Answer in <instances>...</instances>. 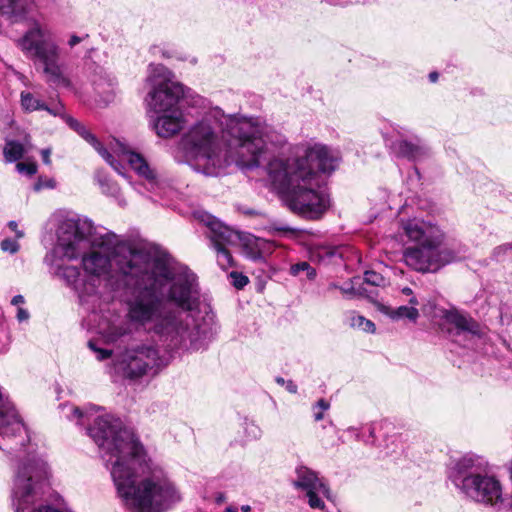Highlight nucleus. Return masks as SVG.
I'll return each instance as SVG.
<instances>
[{"mask_svg":"<svg viewBox=\"0 0 512 512\" xmlns=\"http://www.w3.org/2000/svg\"><path fill=\"white\" fill-rule=\"evenodd\" d=\"M24 302H25V299L22 295H16L11 300V304L14 306H18L20 304H23Z\"/></svg>","mask_w":512,"mask_h":512,"instance_id":"obj_39","label":"nucleus"},{"mask_svg":"<svg viewBox=\"0 0 512 512\" xmlns=\"http://www.w3.org/2000/svg\"><path fill=\"white\" fill-rule=\"evenodd\" d=\"M285 387L288 392L292 394L297 393V385L292 380L286 381Z\"/></svg>","mask_w":512,"mask_h":512,"instance_id":"obj_38","label":"nucleus"},{"mask_svg":"<svg viewBox=\"0 0 512 512\" xmlns=\"http://www.w3.org/2000/svg\"><path fill=\"white\" fill-rule=\"evenodd\" d=\"M100 408H71L79 425L98 445L123 505L131 512H167L182 500L175 483L161 467L146 459L134 433L110 414L96 415Z\"/></svg>","mask_w":512,"mask_h":512,"instance_id":"obj_3","label":"nucleus"},{"mask_svg":"<svg viewBox=\"0 0 512 512\" xmlns=\"http://www.w3.org/2000/svg\"><path fill=\"white\" fill-rule=\"evenodd\" d=\"M33 0H0V15L12 24L28 20L34 10Z\"/></svg>","mask_w":512,"mask_h":512,"instance_id":"obj_15","label":"nucleus"},{"mask_svg":"<svg viewBox=\"0 0 512 512\" xmlns=\"http://www.w3.org/2000/svg\"><path fill=\"white\" fill-rule=\"evenodd\" d=\"M309 268V263L300 262L291 267V273L293 275H298L301 271H306Z\"/></svg>","mask_w":512,"mask_h":512,"instance_id":"obj_34","label":"nucleus"},{"mask_svg":"<svg viewBox=\"0 0 512 512\" xmlns=\"http://www.w3.org/2000/svg\"><path fill=\"white\" fill-rule=\"evenodd\" d=\"M126 328L123 326L112 325L108 328L107 337L110 341H116L126 334Z\"/></svg>","mask_w":512,"mask_h":512,"instance_id":"obj_29","label":"nucleus"},{"mask_svg":"<svg viewBox=\"0 0 512 512\" xmlns=\"http://www.w3.org/2000/svg\"><path fill=\"white\" fill-rule=\"evenodd\" d=\"M56 181L54 178L40 176L37 182L34 184V191L39 192L43 189H54L56 188Z\"/></svg>","mask_w":512,"mask_h":512,"instance_id":"obj_23","label":"nucleus"},{"mask_svg":"<svg viewBox=\"0 0 512 512\" xmlns=\"http://www.w3.org/2000/svg\"><path fill=\"white\" fill-rule=\"evenodd\" d=\"M401 293L407 296H411L413 294V291L409 287H404L401 289Z\"/></svg>","mask_w":512,"mask_h":512,"instance_id":"obj_43","label":"nucleus"},{"mask_svg":"<svg viewBox=\"0 0 512 512\" xmlns=\"http://www.w3.org/2000/svg\"><path fill=\"white\" fill-rule=\"evenodd\" d=\"M146 82L150 86L145 98L150 123L159 137H173L186 125L179 107L185 94L184 87L173 80L172 72L162 64L149 65Z\"/></svg>","mask_w":512,"mask_h":512,"instance_id":"obj_7","label":"nucleus"},{"mask_svg":"<svg viewBox=\"0 0 512 512\" xmlns=\"http://www.w3.org/2000/svg\"><path fill=\"white\" fill-rule=\"evenodd\" d=\"M329 407H330V405H329V403H328L326 400H324V399H319V400L317 401V403H316V405H315V407H314V408H315V409H316V408H319V409H320V410H322V411H326V410H328V409H329Z\"/></svg>","mask_w":512,"mask_h":512,"instance_id":"obj_37","label":"nucleus"},{"mask_svg":"<svg viewBox=\"0 0 512 512\" xmlns=\"http://www.w3.org/2000/svg\"><path fill=\"white\" fill-rule=\"evenodd\" d=\"M162 54H163L164 57H167V58L171 57V55L169 53H167V52H162Z\"/></svg>","mask_w":512,"mask_h":512,"instance_id":"obj_52","label":"nucleus"},{"mask_svg":"<svg viewBox=\"0 0 512 512\" xmlns=\"http://www.w3.org/2000/svg\"><path fill=\"white\" fill-rule=\"evenodd\" d=\"M234 118H238V114L228 115L215 107L190 126L179 142L184 162L194 171L209 177L226 174L232 164L239 166L237 133L228 128L230 119Z\"/></svg>","mask_w":512,"mask_h":512,"instance_id":"obj_4","label":"nucleus"},{"mask_svg":"<svg viewBox=\"0 0 512 512\" xmlns=\"http://www.w3.org/2000/svg\"><path fill=\"white\" fill-rule=\"evenodd\" d=\"M339 287H340V286H339V285H337V284H335V283H331V284L329 285V289H339Z\"/></svg>","mask_w":512,"mask_h":512,"instance_id":"obj_50","label":"nucleus"},{"mask_svg":"<svg viewBox=\"0 0 512 512\" xmlns=\"http://www.w3.org/2000/svg\"><path fill=\"white\" fill-rule=\"evenodd\" d=\"M1 249L4 252L15 254L19 251L20 245L15 239L6 238L1 241Z\"/></svg>","mask_w":512,"mask_h":512,"instance_id":"obj_26","label":"nucleus"},{"mask_svg":"<svg viewBox=\"0 0 512 512\" xmlns=\"http://www.w3.org/2000/svg\"><path fill=\"white\" fill-rule=\"evenodd\" d=\"M201 221L209 228L208 237L210 238L212 247L217 253L219 266L222 269L233 266V258L226 246L238 240L237 233L211 215H203Z\"/></svg>","mask_w":512,"mask_h":512,"instance_id":"obj_12","label":"nucleus"},{"mask_svg":"<svg viewBox=\"0 0 512 512\" xmlns=\"http://www.w3.org/2000/svg\"><path fill=\"white\" fill-rule=\"evenodd\" d=\"M88 346H89V348H90L93 352H95V354H96V358H97L98 360H100V361L105 360V359H108V358H110V357H111V355H112V351H111V350H109V349H102V348H98V347L96 346V343H95V342H93V341H89V342H88Z\"/></svg>","mask_w":512,"mask_h":512,"instance_id":"obj_28","label":"nucleus"},{"mask_svg":"<svg viewBox=\"0 0 512 512\" xmlns=\"http://www.w3.org/2000/svg\"><path fill=\"white\" fill-rule=\"evenodd\" d=\"M229 276L232 280L233 286L236 287L237 289H242L249 282L247 276L236 271L231 272Z\"/></svg>","mask_w":512,"mask_h":512,"instance_id":"obj_27","label":"nucleus"},{"mask_svg":"<svg viewBox=\"0 0 512 512\" xmlns=\"http://www.w3.org/2000/svg\"><path fill=\"white\" fill-rule=\"evenodd\" d=\"M84 38L82 37H79L77 35H71L69 40H68V45L73 48L74 46L78 45L79 43H81L83 41Z\"/></svg>","mask_w":512,"mask_h":512,"instance_id":"obj_36","label":"nucleus"},{"mask_svg":"<svg viewBox=\"0 0 512 512\" xmlns=\"http://www.w3.org/2000/svg\"><path fill=\"white\" fill-rule=\"evenodd\" d=\"M306 272H307L308 279H314L315 278L316 270L314 268H312L310 265H309V268L306 270Z\"/></svg>","mask_w":512,"mask_h":512,"instance_id":"obj_41","label":"nucleus"},{"mask_svg":"<svg viewBox=\"0 0 512 512\" xmlns=\"http://www.w3.org/2000/svg\"><path fill=\"white\" fill-rule=\"evenodd\" d=\"M443 318L446 323L455 328L454 335L469 334L471 336H479L481 334L479 323L468 314L462 313L456 309H450L444 312Z\"/></svg>","mask_w":512,"mask_h":512,"instance_id":"obj_17","label":"nucleus"},{"mask_svg":"<svg viewBox=\"0 0 512 512\" xmlns=\"http://www.w3.org/2000/svg\"><path fill=\"white\" fill-rule=\"evenodd\" d=\"M339 290L343 295H345L349 299L361 294V292L354 287L352 280L349 283H346L345 285L339 287Z\"/></svg>","mask_w":512,"mask_h":512,"instance_id":"obj_31","label":"nucleus"},{"mask_svg":"<svg viewBox=\"0 0 512 512\" xmlns=\"http://www.w3.org/2000/svg\"><path fill=\"white\" fill-rule=\"evenodd\" d=\"M401 226L407 238L416 245L443 244V231L430 221L412 218L402 221Z\"/></svg>","mask_w":512,"mask_h":512,"instance_id":"obj_14","label":"nucleus"},{"mask_svg":"<svg viewBox=\"0 0 512 512\" xmlns=\"http://www.w3.org/2000/svg\"><path fill=\"white\" fill-rule=\"evenodd\" d=\"M349 325L354 329L368 333H374L376 330V326L371 320L366 319L362 315H357L354 312H352L349 317Z\"/></svg>","mask_w":512,"mask_h":512,"instance_id":"obj_21","label":"nucleus"},{"mask_svg":"<svg viewBox=\"0 0 512 512\" xmlns=\"http://www.w3.org/2000/svg\"><path fill=\"white\" fill-rule=\"evenodd\" d=\"M456 253L442 244L414 245L403 251V261L411 269L427 273L436 272L444 265L455 261Z\"/></svg>","mask_w":512,"mask_h":512,"instance_id":"obj_11","label":"nucleus"},{"mask_svg":"<svg viewBox=\"0 0 512 512\" xmlns=\"http://www.w3.org/2000/svg\"><path fill=\"white\" fill-rule=\"evenodd\" d=\"M483 460L464 455L450 460L447 477L465 497L495 512L512 511V494H504L500 480L483 469Z\"/></svg>","mask_w":512,"mask_h":512,"instance_id":"obj_8","label":"nucleus"},{"mask_svg":"<svg viewBox=\"0 0 512 512\" xmlns=\"http://www.w3.org/2000/svg\"><path fill=\"white\" fill-rule=\"evenodd\" d=\"M42 154H43V160L45 163H49V154H50V151L49 150H43L42 151Z\"/></svg>","mask_w":512,"mask_h":512,"instance_id":"obj_44","label":"nucleus"},{"mask_svg":"<svg viewBox=\"0 0 512 512\" xmlns=\"http://www.w3.org/2000/svg\"><path fill=\"white\" fill-rule=\"evenodd\" d=\"M512 250V245L511 244H503V245H500L498 247H496L494 250H493V253H492V257L496 260V261H500L502 259V257L508 252Z\"/></svg>","mask_w":512,"mask_h":512,"instance_id":"obj_32","label":"nucleus"},{"mask_svg":"<svg viewBox=\"0 0 512 512\" xmlns=\"http://www.w3.org/2000/svg\"><path fill=\"white\" fill-rule=\"evenodd\" d=\"M26 149L24 145L16 140L6 139L3 147V156L6 162L12 163L20 160Z\"/></svg>","mask_w":512,"mask_h":512,"instance_id":"obj_19","label":"nucleus"},{"mask_svg":"<svg viewBox=\"0 0 512 512\" xmlns=\"http://www.w3.org/2000/svg\"><path fill=\"white\" fill-rule=\"evenodd\" d=\"M293 485L296 489L305 492L308 504L312 509H323V497H329V488L318 474L306 466H298Z\"/></svg>","mask_w":512,"mask_h":512,"instance_id":"obj_13","label":"nucleus"},{"mask_svg":"<svg viewBox=\"0 0 512 512\" xmlns=\"http://www.w3.org/2000/svg\"><path fill=\"white\" fill-rule=\"evenodd\" d=\"M394 149L398 156L413 162L425 160L432 154L430 147L417 137L411 140L401 139L396 141Z\"/></svg>","mask_w":512,"mask_h":512,"instance_id":"obj_16","label":"nucleus"},{"mask_svg":"<svg viewBox=\"0 0 512 512\" xmlns=\"http://www.w3.org/2000/svg\"><path fill=\"white\" fill-rule=\"evenodd\" d=\"M226 512H238V510H237V508L229 506L226 508Z\"/></svg>","mask_w":512,"mask_h":512,"instance_id":"obj_49","label":"nucleus"},{"mask_svg":"<svg viewBox=\"0 0 512 512\" xmlns=\"http://www.w3.org/2000/svg\"><path fill=\"white\" fill-rule=\"evenodd\" d=\"M158 52H161V49L159 47H153L152 48V53L153 54H157Z\"/></svg>","mask_w":512,"mask_h":512,"instance_id":"obj_51","label":"nucleus"},{"mask_svg":"<svg viewBox=\"0 0 512 512\" xmlns=\"http://www.w3.org/2000/svg\"><path fill=\"white\" fill-rule=\"evenodd\" d=\"M225 501H226V496H225V494L223 492H217L215 494V502L217 504H221V503H223Z\"/></svg>","mask_w":512,"mask_h":512,"instance_id":"obj_40","label":"nucleus"},{"mask_svg":"<svg viewBox=\"0 0 512 512\" xmlns=\"http://www.w3.org/2000/svg\"><path fill=\"white\" fill-rule=\"evenodd\" d=\"M174 311L180 312L184 315L189 327V331L192 333H198V324L203 322V318L206 313L209 311L213 315V322L215 326V330L210 337L203 340L201 345L198 347H179L175 349H168L165 347L158 336L151 334L156 338L157 345H154L152 342H143L134 346L127 348L121 355L119 360V367L123 371L125 377L130 379H137L144 375H146L149 371L154 368H157L161 365L162 359L160 355V347L166 352H176V351H197L205 348L216 336L219 330V326L216 320V315L212 311L211 307L207 304L200 306L199 300L195 304L192 309H185L182 307H178L174 304L170 306ZM137 329H143L150 333L148 329H144L141 327H136Z\"/></svg>","mask_w":512,"mask_h":512,"instance_id":"obj_9","label":"nucleus"},{"mask_svg":"<svg viewBox=\"0 0 512 512\" xmlns=\"http://www.w3.org/2000/svg\"><path fill=\"white\" fill-rule=\"evenodd\" d=\"M246 436L251 440H257L261 437L262 431L259 426L254 423H246L245 426Z\"/></svg>","mask_w":512,"mask_h":512,"instance_id":"obj_30","label":"nucleus"},{"mask_svg":"<svg viewBox=\"0 0 512 512\" xmlns=\"http://www.w3.org/2000/svg\"><path fill=\"white\" fill-rule=\"evenodd\" d=\"M408 302L410 305H412L411 307L399 306L397 308H392L380 302H376L375 304L379 312L388 316L393 321H398L400 319L406 318L412 322H416L420 314L419 310L414 306L418 305L419 302L415 296H412Z\"/></svg>","mask_w":512,"mask_h":512,"instance_id":"obj_18","label":"nucleus"},{"mask_svg":"<svg viewBox=\"0 0 512 512\" xmlns=\"http://www.w3.org/2000/svg\"><path fill=\"white\" fill-rule=\"evenodd\" d=\"M91 229L92 222L85 218L63 220L57 229V243L51 255L46 257L53 275L71 288L82 303L88 302L90 298H98L93 282L96 278L88 280L79 267L65 264V260L77 259L88 249L87 236L91 234Z\"/></svg>","mask_w":512,"mask_h":512,"instance_id":"obj_6","label":"nucleus"},{"mask_svg":"<svg viewBox=\"0 0 512 512\" xmlns=\"http://www.w3.org/2000/svg\"><path fill=\"white\" fill-rule=\"evenodd\" d=\"M356 430H357V429H356V428H354V427H350V428H348V431H349V432H356Z\"/></svg>","mask_w":512,"mask_h":512,"instance_id":"obj_53","label":"nucleus"},{"mask_svg":"<svg viewBox=\"0 0 512 512\" xmlns=\"http://www.w3.org/2000/svg\"><path fill=\"white\" fill-rule=\"evenodd\" d=\"M16 169L20 174L31 176L36 173L37 165L34 162H18Z\"/></svg>","mask_w":512,"mask_h":512,"instance_id":"obj_25","label":"nucleus"},{"mask_svg":"<svg viewBox=\"0 0 512 512\" xmlns=\"http://www.w3.org/2000/svg\"><path fill=\"white\" fill-rule=\"evenodd\" d=\"M113 278H115L116 288L120 290V293H122L123 286L119 285V282L117 281V275L115 274V276H112L111 281L113 280ZM111 286H114V283L111 282ZM119 297L121 298V294H119Z\"/></svg>","mask_w":512,"mask_h":512,"instance_id":"obj_42","label":"nucleus"},{"mask_svg":"<svg viewBox=\"0 0 512 512\" xmlns=\"http://www.w3.org/2000/svg\"><path fill=\"white\" fill-rule=\"evenodd\" d=\"M296 230L280 221H273L268 226V232L272 235L294 233Z\"/></svg>","mask_w":512,"mask_h":512,"instance_id":"obj_22","label":"nucleus"},{"mask_svg":"<svg viewBox=\"0 0 512 512\" xmlns=\"http://www.w3.org/2000/svg\"><path fill=\"white\" fill-rule=\"evenodd\" d=\"M21 107L25 112H34L45 110L53 116L62 117L65 122L87 143H89L97 153L120 175L124 176L122 161H127L130 167L143 179V185L148 191H156L160 185L156 171L150 167L146 159L135 152L128 144L117 138L109 140L107 146H104L97 137L92 134L83 124L71 116L64 113V106L56 103L48 106L45 102L35 97L34 94L22 91L20 94Z\"/></svg>","mask_w":512,"mask_h":512,"instance_id":"obj_5","label":"nucleus"},{"mask_svg":"<svg viewBox=\"0 0 512 512\" xmlns=\"http://www.w3.org/2000/svg\"><path fill=\"white\" fill-rule=\"evenodd\" d=\"M242 512H249L251 510L249 505H243L241 507Z\"/></svg>","mask_w":512,"mask_h":512,"instance_id":"obj_48","label":"nucleus"},{"mask_svg":"<svg viewBox=\"0 0 512 512\" xmlns=\"http://www.w3.org/2000/svg\"><path fill=\"white\" fill-rule=\"evenodd\" d=\"M29 317H30V314L26 309H24L22 307H19L17 309L16 318L19 322L27 321L29 319Z\"/></svg>","mask_w":512,"mask_h":512,"instance_id":"obj_35","label":"nucleus"},{"mask_svg":"<svg viewBox=\"0 0 512 512\" xmlns=\"http://www.w3.org/2000/svg\"><path fill=\"white\" fill-rule=\"evenodd\" d=\"M228 128L237 133L239 167L252 169L266 162L271 184L293 213L308 219L324 214L329 198L320 187L321 173L336 169L337 150L321 143L292 146L281 131L258 117L238 114Z\"/></svg>","mask_w":512,"mask_h":512,"instance_id":"obj_2","label":"nucleus"},{"mask_svg":"<svg viewBox=\"0 0 512 512\" xmlns=\"http://www.w3.org/2000/svg\"><path fill=\"white\" fill-rule=\"evenodd\" d=\"M89 253H82V266L88 280L96 278L97 295L101 277L116 266L125 319L133 327L148 329L168 349L198 347L215 330L208 311L198 324V333L189 331L184 315L172 304L192 309L198 301L196 275L186 267L173 268L166 260L124 240L111 231H94L87 236Z\"/></svg>","mask_w":512,"mask_h":512,"instance_id":"obj_1","label":"nucleus"},{"mask_svg":"<svg viewBox=\"0 0 512 512\" xmlns=\"http://www.w3.org/2000/svg\"><path fill=\"white\" fill-rule=\"evenodd\" d=\"M276 382H277L278 384H280V385H285L286 380H285L284 378H282V377H277V378H276Z\"/></svg>","mask_w":512,"mask_h":512,"instance_id":"obj_47","label":"nucleus"},{"mask_svg":"<svg viewBox=\"0 0 512 512\" xmlns=\"http://www.w3.org/2000/svg\"><path fill=\"white\" fill-rule=\"evenodd\" d=\"M95 179L104 194L109 196H117L119 194L118 185L110 180L103 171L98 170L95 174Z\"/></svg>","mask_w":512,"mask_h":512,"instance_id":"obj_20","label":"nucleus"},{"mask_svg":"<svg viewBox=\"0 0 512 512\" xmlns=\"http://www.w3.org/2000/svg\"><path fill=\"white\" fill-rule=\"evenodd\" d=\"M8 228L15 233L16 239H21L24 237V231L18 228L16 221H9Z\"/></svg>","mask_w":512,"mask_h":512,"instance_id":"obj_33","label":"nucleus"},{"mask_svg":"<svg viewBox=\"0 0 512 512\" xmlns=\"http://www.w3.org/2000/svg\"><path fill=\"white\" fill-rule=\"evenodd\" d=\"M17 47L41 70L47 83L57 87H72V82L65 73V64L61 60V48L49 25L33 20L17 40Z\"/></svg>","mask_w":512,"mask_h":512,"instance_id":"obj_10","label":"nucleus"},{"mask_svg":"<svg viewBox=\"0 0 512 512\" xmlns=\"http://www.w3.org/2000/svg\"><path fill=\"white\" fill-rule=\"evenodd\" d=\"M323 412L322 410L314 413V418L316 421H320L323 419Z\"/></svg>","mask_w":512,"mask_h":512,"instance_id":"obj_45","label":"nucleus"},{"mask_svg":"<svg viewBox=\"0 0 512 512\" xmlns=\"http://www.w3.org/2000/svg\"><path fill=\"white\" fill-rule=\"evenodd\" d=\"M429 79L431 82H435L438 79V73L437 72H431L429 74Z\"/></svg>","mask_w":512,"mask_h":512,"instance_id":"obj_46","label":"nucleus"},{"mask_svg":"<svg viewBox=\"0 0 512 512\" xmlns=\"http://www.w3.org/2000/svg\"><path fill=\"white\" fill-rule=\"evenodd\" d=\"M385 278L375 272V271H366L364 274V282L373 286H383L385 285Z\"/></svg>","mask_w":512,"mask_h":512,"instance_id":"obj_24","label":"nucleus"}]
</instances>
